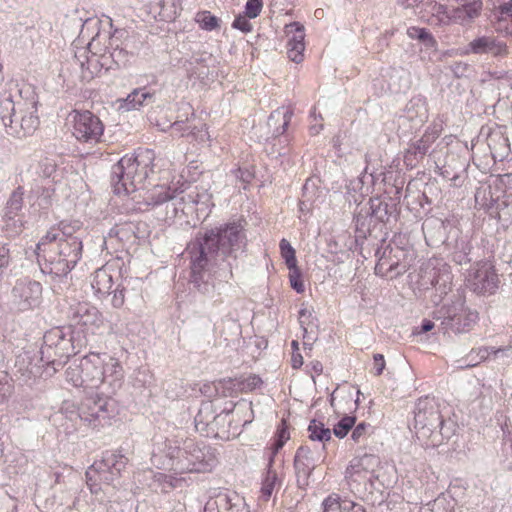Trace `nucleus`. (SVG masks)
<instances>
[{"label": "nucleus", "instance_id": "nucleus-58", "mask_svg": "<svg viewBox=\"0 0 512 512\" xmlns=\"http://www.w3.org/2000/svg\"><path fill=\"white\" fill-rule=\"evenodd\" d=\"M11 394V386L7 382L0 381V405L4 404Z\"/></svg>", "mask_w": 512, "mask_h": 512}, {"label": "nucleus", "instance_id": "nucleus-56", "mask_svg": "<svg viewBox=\"0 0 512 512\" xmlns=\"http://www.w3.org/2000/svg\"><path fill=\"white\" fill-rule=\"evenodd\" d=\"M234 174L235 177L241 180L243 183H250L254 177L253 173L248 169L238 168L234 171Z\"/></svg>", "mask_w": 512, "mask_h": 512}, {"label": "nucleus", "instance_id": "nucleus-10", "mask_svg": "<svg viewBox=\"0 0 512 512\" xmlns=\"http://www.w3.org/2000/svg\"><path fill=\"white\" fill-rule=\"evenodd\" d=\"M194 422L197 431L206 436L225 440L237 434L238 424L233 426V419L225 413L217 412L214 403L211 401L202 402Z\"/></svg>", "mask_w": 512, "mask_h": 512}, {"label": "nucleus", "instance_id": "nucleus-27", "mask_svg": "<svg viewBox=\"0 0 512 512\" xmlns=\"http://www.w3.org/2000/svg\"><path fill=\"white\" fill-rule=\"evenodd\" d=\"M18 114V106L10 93H5L0 99V121L7 130L14 123Z\"/></svg>", "mask_w": 512, "mask_h": 512}, {"label": "nucleus", "instance_id": "nucleus-28", "mask_svg": "<svg viewBox=\"0 0 512 512\" xmlns=\"http://www.w3.org/2000/svg\"><path fill=\"white\" fill-rule=\"evenodd\" d=\"M292 112L289 110L277 109L273 111L267 121L270 128H273V135L278 137L285 133L291 121Z\"/></svg>", "mask_w": 512, "mask_h": 512}, {"label": "nucleus", "instance_id": "nucleus-64", "mask_svg": "<svg viewBox=\"0 0 512 512\" xmlns=\"http://www.w3.org/2000/svg\"><path fill=\"white\" fill-rule=\"evenodd\" d=\"M292 367L294 369H298L303 365V357L300 353H293L292 358Z\"/></svg>", "mask_w": 512, "mask_h": 512}, {"label": "nucleus", "instance_id": "nucleus-4", "mask_svg": "<svg viewBox=\"0 0 512 512\" xmlns=\"http://www.w3.org/2000/svg\"><path fill=\"white\" fill-rule=\"evenodd\" d=\"M414 432L417 441L424 448H435L454 436L457 424L445 419L441 403L434 397L419 398L414 407Z\"/></svg>", "mask_w": 512, "mask_h": 512}, {"label": "nucleus", "instance_id": "nucleus-33", "mask_svg": "<svg viewBox=\"0 0 512 512\" xmlns=\"http://www.w3.org/2000/svg\"><path fill=\"white\" fill-rule=\"evenodd\" d=\"M229 505H231L230 493L219 492L207 500L203 512H227Z\"/></svg>", "mask_w": 512, "mask_h": 512}, {"label": "nucleus", "instance_id": "nucleus-38", "mask_svg": "<svg viewBox=\"0 0 512 512\" xmlns=\"http://www.w3.org/2000/svg\"><path fill=\"white\" fill-rule=\"evenodd\" d=\"M427 7L436 25H446L449 23L450 16L448 15L447 7L445 5L431 1L427 4Z\"/></svg>", "mask_w": 512, "mask_h": 512}, {"label": "nucleus", "instance_id": "nucleus-51", "mask_svg": "<svg viewBox=\"0 0 512 512\" xmlns=\"http://www.w3.org/2000/svg\"><path fill=\"white\" fill-rule=\"evenodd\" d=\"M11 262L10 249L7 245L0 244V276L3 275Z\"/></svg>", "mask_w": 512, "mask_h": 512}, {"label": "nucleus", "instance_id": "nucleus-39", "mask_svg": "<svg viewBox=\"0 0 512 512\" xmlns=\"http://www.w3.org/2000/svg\"><path fill=\"white\" fill-rule=\"evenodd\" d=\"M262 384V380L257 375H250L247 378L243 379L242 381L239 380H231L225 382V387L228 389H232L234 387H238V389L241 390H249L252 391L259 387Z\"/></svg>", "mask_w": 512, "mask_h": 512}, {"label": "nucleus", "instance_id": "nucleus-30", "mask_svg": "<svg viewBox=\"0 0 512 512\" xmlns=\"http://www.w3.org/2000/svg\"><path fill=\"white\" fill-rule=\"evenodd\" d=\"M154 93L147 91L145 88L134 89L121 104L120 108L125 110H135L146 104L148 101L153 102Z\"/></svg>", "mask_w": 512, "mask_h": 512}, {"label": "nucleus", "instance_id": "nucleus-8", "mask_svg": "<svg viewBox=\"0 0 512 512\" xmlns=\"http://www.w3.org/2000/svg\"><path fill=\"white\" fill-rule=\"evenodd\" d=\"M111 394H101V391L86 392L75 412L76 416L93 429L110 425V420L116 415V402Z\"/></svg>", "mask_w": 512, "mask_h": 512}, {"label": "nucleus", "instance_id": "nucleus-46", "mask_svg": "<svg viewBox=\"0 0 512 512\" xmlns=\"http://www.w3.org/2000/svg\"><path fill=\"white\" fill-rule=\"evenodd\" d=\"M56 163L53 159L45 158L38 164V174L43 178H51L56 172Z\"/></svg>", "mask_w": 512, "mask_h": 512}, {"label": "nucleus", "instance_id": "nucleus-23", "mask_svg": "<svg viewBox=\"0 0 512 512\" xmlns=\"http://www.w3.org/2000/svg\"><path fill=\"white\" fill-rule=\"evenodd\" d=\"M287 34L294 33L287 44V54L291 61L300 63L303 60L304 44V27L299 22H293L286 25Z\"/></svg>", "mask_w": 512, "mask_h": 512}, {"label": "nucleus", "instance_id": "nucleus-22", "mask_svg": "<svg viewBox=\"0 0 512 512\" xmlns=\"http://www.w3.org/2000/svg\"><path fill=\"white\" fill-rule=\"evenodd\" d=\"M130 41H120L118 37L113 35L110 38L109 46L103 48L106 52L108 51L110 58L117 67H125L131 60L134 59L135 53L132 50H129Z\"/></svg>", "mask_w": 512, "mask_h": 512}, {"label": "nucleus", "instance_id": "nucleus-55", "mask_svg": "<svg viewBox=\"0 0 512 512\" xmlns=\"http://www.w3.org/2000/svg\"><path fill=\"white\" fill-rule=\"evenodd\" d=\"M371 428V425L370 424H367L365 422H361L359 423L355 428L354 430L352 431V434H351V438L355 441V442H359L361 438H363L368 430Z\"/></svg>", "mask_w": 512, "mask_h": 512}, {"label": "nucleus", "instance_id": "nucleus-14", "mask_svg": "<svg viewBox=\"0 0 512 512\" xmlns=\"http://www.w3.org/2000/svg\"><path fill=\"white\" fill-rule=\"evenodd\" d=\"M104 132V125L100 118L92 112L85 110L75 111L72 115V135L79 141L96 144Z\"/></svg>", "mask_w": 512, "mask_h": 512}, {"label": "nucleus", "instance_id": "nucleus-26", "mask_svg": "<svg viewBox=\"0 0 512 512\" xmlns=\"http://www.w3.org/2000/svg\"><path fill=\"white\" fill-rule=\"evenodd\" d=\"M450 249L452 261L458 265L469 263L472 259V244L467 236H461L455 239L453 243H447Z\"/></svg>", "mask_w": 512, "mask_h": 512}, {"label": "nucleus", "instance_id": "nucleus-54", "mask_svg": "<svg viewBox=\"0 0 512 512\" xmlns=\"http://www.w3.org/2000/svg\"><path fill=\"white\" fill-rule=\"evenodd\" d=\"M430 31L426 28H420L416 26L409 27L407 29V35L410 39H417L420 42L425 40V37Z\"/></svg>", "mask_w": 512, "mask_h": 512}, {"label": "nucleus", "instance_id": "nucleus-53", "mask_svg": "<svg viewBox=\"0 0 512 512\" xmlns=\"http://www.w3.org/2000/svg\"><path fill=\"white\" fill-rule=\"evenodd\" d=\"M247 18L248 17L246 15L237 16L232 23V27L244 33L250 32L252 30V24L249 22Z\"/></svg>", "mask_w": 512, "mask_h": 512}, {"label": "nucleus", "instance_id": "nucleus-35", "mask_svg": "<svg viewBox=\"0 0 512 512\" xmlns=\"http://www.w3.org/2000/svg\"><path fill=\"white\" fill-rule=\"evenodd\" d=\"M431 284L434 286L436 291L440 294L437 300H434L435 303L441 301L442 296L446 295L448 291L451 289L452 284V275L446 269L443 272H439L438 274H434L433 279L431 280Z\"/></svg>", "mask_w": 512, "mask_h": 512}, {"label": "nucleus", "instance_id": "nucleus-37", "mask_svg": "<svg viewBox=\"0 0 512 512\" xmlns=\"http://www.w3.org/2000/svg\"><path fill=\"white\" fill-rule=\"evenodd\" d=\"M272 465L273 464H270L269 461L266 475L262 481L261 492L265 500H268L271 497L276 484L279 482L277 473L272 469Z\"/></svg>", "mask_w": 512, "mask_h": 512}, {"label": "nucleus", "instance_id": "nucleus-9", "mask_svg": "<svg viewBox=\"0 0 512 512\" xmlns=\"http://www.w3.org/2000/svg\"><path fill=\"white\" fill-rule=\"evenodd\" d=\"M217 463L215 449L204 444L188 440L178 449L173 460V469L178 473H203L210 471Z\"/></svg>", "mask_w": 512, "mask_h": 512}, {"label": "nucleus", "instance_id": "nucleus-16", "mask_svg": "<svg viewBox=\"0 0 512 512\" xmlns=\"http://www.w3.org/2000/svg\"><path fill=\"white\" fill-rule=\"evenodd\" d=\"M468 281L471 289L481 295L493 294L498 287V276L486 261L477 262L476 268L469 272Z\"/></svg>", "mask_w": 512, "mask_h": 512}, {"label": "nucleus", "instance_id": "nucleus-48", "mask_svg": "<svg viewBox=\"0 0 512 512\" xmlns=\"http://www.w3.org/2000/svg\"><path fill=\"white\" fill-rule=\"evenodd\" d=\"M398 266H399L398 262L389 263L386 260V258L381 257L376 264L375 272H376V274H382V275H384L387 272H393V271H395L396 274L403 273L404 270H402V271L397 270Z\"/></svg>", "mask_w": 512, "mask_h": 512}, {"label": "nucleus", "instance_id": "nucleus-34", "mask_svg": "<svg viewBox=\"0 0 512 512\" xmlns=\"http://www.w3.org/2000/svg\"><path fill=\"white\" fill-rule=\"evenodd\" d=\"M309 438L312 441L323 443L322 450H325V443L331 439V430L326 428L321 421L311 420L308 426Z\"/></svg>", "mask_w": 512, "mask_h": 512}, {"label": "nucleus", "instance_id": "nucleus-3", "mask_svg": "<svg viewBox=\"0 0 512 512\" xmlns=\"http://www.w3.org/2000/svg\"><path fill=\"white\" fill-rule=\"evenodd\" d=\"M82 224L80 221H60L51 227L37 244L45 262L44 273L64 277L82 257Z\"/></svg>", "mask_w": 512, "mask_h": 512}, {"label": "nucleus", "instance_id": "nucleus-13", "mask_svg": "<svg viewBox=\"0 0 512 512\" xmlns=\"http://www.w3.org/2000/svg\"><path fill=\"white\" fill-rule=\"evenodd\" d=\"M111 185L117 195H127L142 186V183H138L137 167L133 155L122 157L112 166Z\"/></svg>", "mask_w": 512, "mask_h": 512}, {"label": "nucleus", "instance_id": "nucleus-11", "mask_svg": "<svg viewBox=\"0 0 512 512\" xmlns=\"http://www.w3.org/2000/svg\"><path fill=\"white\" fill-rule=\"evenodd\" d=\"M41 300V283L25 277L15 282L11 289L8 303L11 311L22 313L37 308Z\"/></svg>", "mask_w": 512, "mask_h": 512}, {"label": "nucleus", "instance_id": "nucleus-2", "mask_svg": "<svg viewBox=\"0 0 512 512\" xmlns=\"http://www.w3.org/2000/svg\"><path fill=\"white\" fill-rule=\"evenodd\" d=\"M69 319V326L52 328L43 336L40 360L54 372L63 367L70 356L79 353L84 344V336L76 329L98 327L102 323L98 309L88 303L71 308Z\"/></svg>", "mask_w": 512, "mask_h": 512}, {"label": "nucleus", "instance_id": "nucleus-61", "mask_svg": "<svg viewBox=\"0 0 512 512\" xmlns=\"http://www.w3.org/2000/svg\"><path fill=\"white\" fill-rule=\"evenodd\" d=\"M421 43L425 46L426 49H431L434 51L437 50L438 43L431 32L428 33V35L425 37V40L421 41Z\"/></svg>", "mask_w": 512, "mask_h": 512}, {"label": "nucleus", "instance_id": "nucleus-62", "mask_svg": "<svg viewBox=\"0 0 512 512\" xmlns=\"http://www.w3.org/2000/svg\"><path fill=\"white\" fill-rule=\"evenodd\" d=\"M434 328V322L429 319H424L419 327L415 329L414 334H421L431 331Z\"/></svg>", "mask_w": 512, "mask_h": 512}, {"label": "nucleus", "instance_id": "nucleus-21", "mask_svg": "<svg viewBox=\"0 0 512 512\" xmlns=\"http://www.w3.org/2000/svg\"><path fill=\"white\" fill-rule=\"evenodd\" d=\"M379 465L380 459L376 455L364 454L360 457H355L350 461L349 466L346 468L345 477L350 479L356 474L366 472L371 474L370 479L374 478L381 481L380 474L376 471V467Z\"/></svg>", "mask_w": 512, "mask_h": 512}, {"label": "nucleus", "instance_id": "nucleus-63", "mask_svg": "<svg viewBox=\"0 0 512 512\" xmlns=\"http://www.w3.org/2000/svg\"><path fill=\"white\" fill-rule=\"evenodd\" d=\"M171 128L173 131L179 132L181 135H184V133L188 130V127L185 126V122L183 120H176L172 125Z\"/></svg>", "mask_w": 512, "mask_h": 512}, {"label": "nucleus", "instance_id": "nucleus-18", "mask_svg": "<svg viewBox=\"0 0 512 512\" xmlns=\"http://www.w3.org/2000/svg\"><path fill=\"white\" fill-rule=\"evenodd\" d=\"M509 50L505 42L498 40L494 36L482 35L476 37L468 43L465 49L461 51L462 55L469 54H491L495 57L508 55Z\"/></svg>", "mask_w": 512, "mask_h": 512}, {"label": "nucleus", "instance_id": "nucleus-17", "mask_svg": "<svg viewBox=\"0 0 512 512\" xmlns=\"http://www.w3.org/2000/svg\"><path fill=\"white\" fill-rule=\"evenodd\" d=\"M18 114L14 123L7 129V134L21 138L31 135L39 125L35 103H17Z\"/></svg>", "mask_w": 512, "mask_h": 512}, {"label": "nucleus", "instance_id": "nucleus-40", "mask_svg": "<svg viewBox=\"0 0 512 512\" xmlns=\"http://www.w3.org/2000/svg\"><path fill=\"white\" fill-rule=\"evenodd\" d=\"M315 188L314 183H311L310 180H307L302 188V197L299 201L298 208L301 215H307L310 213L312 209V197L310 196V193L313 192Z\"/></svg>", "mask_w": 512, "mask_h": 512}, {"label": "nucleus", "instance_id": "nucleus-44", "mask_svg": "<svg viewBox=\"0 0 512 512\" xmlns=\"http://www.w3.org/2000/svg\"><path fill=\"white\" fill-rule=\"evenodd\" d=\"M356 421L355 416H344L333 429L334 435L340 439L344 438L351 428L354 426Z\"/></svg>", "mask_w": 512, "mask_h": 512}, {"label": "nucleus", "instance_id": "nucleus-41", "mask_svg": "<svg viewBox=\"0 0 512 512\" xmlns=\"http://www.w3.org/2000/svg\"><path fill=\"white\" fill-rule=\"evenodd\" d=\"M195 21L200 28L206 31H212L219 27V19L209 11H201L196 14Z\"/></svg>", "mask_w": 512, "mask_h": 512}, {"label": "nucleus", "instance_id": "nucleus-31", "mask_svg": "<svg viewBox=\"0 0 512 512\" xmlns=\"http://www.w3.org/2000/svg\"><path fill=\"white\" fill-rule=\"evenodd\" d=\"M91 286L97 294H109L113 286L112 276L104 268L97 269L93 275Z\"/></svg>", "mask_w": 512, "mask_h": 512}, {"label": "nucleus", "instance_id": "nucleus-24", "mask_svg": "<svg viewBox=\"0 0 512 512\" xmlns=\"http://www.w3.org/2000/svg\"><path fill=\"white\" fill-rule=\"evenodd\" d=\"M213 60L212 54L208 52H196L185 61L184 67L190 78L204 80L209 75V65Z\"/></svg>", "mask_w": 512, "mask_h": 512}, {"label": "nucleus", "instance_id": "nucleus-59", "mask_svg": "<svg viewBox=\"0 0 512 512\" xmlns=\"http://www.w3.org/2000/svg\"><path fill=\"white\" fill-rule=\"evenodd\" d=\"M124 304V289L117 288L114 291L113 297H112V305L115 308H120Z\"/></svg>", "mask_w": 512, "mask_h": 512}, {"label": "nucleus", "instance_id": "nucleus-43", "mask_svg": "<svg viewBox=\"0 0 512 512\" xmlns=\"http://www.w3.org/2000/svg\"><path fill=\"white\" fill-rule=\"evenodd\" d=\"M65 374L68 382H71L75 387L84 388L82 359L80 360V363L78 365L69 366Z\"/></svg>", "mask_w": 512, "mask_h": 512}, {"label": "nucleus", "instance_id": "nucleus-52", "mask_svg": "<svg viewBox=\"0 0 512 512\" xmlns=\"http://www.w3.org/2000/svg\"><path fill=\"white\" fill-rule=\"evenodd\" d=\"M368 214L362 215L359 213L355 217V227L356 231L359 233L360 236L366 237L367 233H370V226L366 224L367 222Z\"/></svg>", "mask_w": 512, "mask_h": 512}, {"label": "nucleus", "instance_id": "nucleus-19", "mask_svg": "<svg viewBox=\"0 0 512 512\" xmlns=\"http://www.w3.org/2000/svg\"><path fill=\"white\" fill-rule=\"evenodd\" d=\"M320 461V454L312 451L306 445L300 446L294 457V468L297 476V483L300 487L308 485V478Z\"/></svg>", "mask_w": 512, "mask_h": 512}, {"label": "nucleus", "instance_id": "nucleus-47", "mask_svg": "<svg viewBox=\"0 0 512 512\" xmlns=\"http://www.w3.org/2000/svg\"><path fill=\"white\" fill-rule=\"evenodd\" d=\"M449 69L456 78L468 77L473 70L470 64L463 61L452 63Z\"/></svg>", "mask_w": 512, "mask_h": 512}, {"label": "nucleus", "instance_id": "nucleus-5", "mask_svg": "<svg viewBox=\"0 0 512 512\" xmlns=\"http://www.w3.org/2000/svg\"><path fill=\"white\" fill-rule=\"evenodd\" d=\"M84 389L101 394H114L124 382V372L120 363L113 357L91 353L82 358Z\"/></svg>", "mask_w": 512, "mask_h": 512}, {"label": "nucleus", "instance_id": "nucleus-29", "mask_svg": "<svg viewBox=\"0 0 512 512\" xmlns=\"http://www.w3.org/2000/svg\"><path fill=\"white\" fill-rule=\"evenodd\" d=\"M322 505L323 512H366L361 504L347 500L339 502L332 496L327 497Z\"/></svg>", "mask_w": 512, "mask_h": 512}, {"label": "nucleus", "instance_id": "nucleus-49", "mask_svg": "<svg viewBox=\"0 0 512 512\" xmlns=\"http://www.w3.org/2000/svg\"><path fill=\"white\" fill-rule=\"evenodd\" d=\"M289 280L291 287L297 292V293H303L305 290L304 283L301 278V272L295 266L292 270H290L289 273Z\"/></svg>", "mask_w": 512, "mask_h": 512}, {"label": "nucleus", "instance_id": "nucleus-20", "mask_svg": "<svg viewBox=\"0 0 512 512\" xmlns=\"http://www.w3.org/2000/svg\"><path fill=\"white\" fill-rule=\"evenodd\" d=\"M369 212L367 214L371 219L377 222L386 223L390 217H397L399 214L398 204L392 198L373 197L369 200Z\"/></svg>", "mask_w": 512, "mask_h": 512}, {"label": "nucleus", "instance_id": "nucleus-57", "mask_svg": "<svg viewBox=\"0 0 512 512\" xmlns=\"http://www.w3.org/2000/svg\"><path fill=\"white\" fill-rule=\"evenodd\" d=\"M374 369H375V375L379 376L382 374L384 368H385V359L382 354H375L374 357Z\"/></svg>", "mask_w": 512, "mask_h": 512}, {"label": "nucleus", "instance_id": "nucleus-7", "mask_svg": "<svg viewBox=\"0 0 512 512\" xmlns=\"http://www.w3.org/2000/svg\"><path fill=\"white\" fill-rule=\"evenodd\" d=\"M148 206L156 207L166 204V215L170 218L176 217L179 212L186 213L195 205H207L210 195L205 189L198 191V188L189 190H172L170 187L158 186L149 191L144 198Z\"/></svg>", "mask_w": 512, "mask_h": 512}, {"label": "nucleus", "instance_id": "nucleus-15", "mask_svg": "<svg viewBox=\"0 0 512 512\" xmlns=\"http://www.w3.org/2000/svg\"><path fill=\"white\" fill-rule=\"evenodd\" d=\"M442 312L441 325L446 333H467L473 328L478 319V313L465 308L462 303L443 307Z\"/></svg>", "mask_w": 512, "mask_h": 512}, {"label": "nucleus", "instance_id": "nucleus-1", "mask_svg": "<svg viewBox=\"0 0 512 512\" xmlns=\"http://www.w3.org/2000/svg\"><path fill=\"white\" fill-rule=\"evenodd\" d=\"M247 236L241 222H230L198 232L186 246L190 283L201 294L213 296L227 287L245 252Z\"/></svg>", "mask_w": 512, "mask_h": 512}, {"label": "nucleus", "instance_id": "nucleus-6", "mask_svg": "<svg viewBox=\"0 0 512 512\" xmlns=\"http://www.w3.org/2000/svg\"><path fill=\"white\" fill-rule=\"evenodd\" d=\"M100 26L99 19L89 18L83 23L80 31L81 39L90 37L87 48L75 53V58L81 67V77L85 81L92 80L107 65L108 57L101 47Z\"/></svg>", "mask_w": 512, "mask_h": 512}, {"label": "nucleus", "instance_id": "nucleus-50", "mask_svg": "<svg viewBox=\"0 0 512 512\" xmlns=\"http://www.w3.org/2000/svg\"><path fill=\"white\" fill-rule=\"evenodd\" d=\"M263 7V0H247L245 4V14L248 18H256Z\"/></svg>", "mask_w": 512, "mask_h": 512}, {"label": "nucleus", "instance_id": "nucleus-42", "mask_svg": "<svg viewBox=\"0 0 512 512\" xmlns=\"http://www.w3.org/2000/svg\"><path fill=\"white\" fill-rule=\"evenodd\" d=\"M281 256L285 260V263L289 270H292L297 266V259L295 256V250L291 246L290 242L286 239H282L279 244Z\"/></svg>", "mask_w": 512, "mask_h": 512}, {"label": "nucleus", "instance_id": "nucleus-12", "mask_svg": "<svg viewBox=\"0 0 512 512\" xmlns=\"http://www.w3.org/2000/svg\"><path fill=\"white\" fill-rule=\"evenodd\" d=\"M128 463L127 457L119 451H105L102 458L95 461L86 471L87 482L99 480L110 484L118 477Z\"/></svg>", "mask_w": 512, "mask_h": 512}, {"label": "nucleus", "instance_id": "nucleus-60", "mask_svg": "<svg viewBox=\"0 0 512 512\" xmlns=\"http://www.w3.org/2000/svg\"><path fill=\"white\" fill-rule=\"evenodd\" d=\"M419 160L420 158L414 155L413 150L409 147L404 154V163L407 166L413 167Z\"/></svg>", "mask_w": 512, "mask_h": 512}, {"label": "nucleus", "instance_id": "nucleus-45", "mask_svg": "<svg viewBox=\"0 0 512 512\" xmlns=\"http://www.w3.org/2000/svg\"><path fill=\"white\" fill-rule=\"evenodd\" d=\"M431 143L429 135H424L422 138L411 144L410 148L413 150L414 155L422 159L428 152Z\"/></svg>", "mask_w": 512, "mask_h": 512}, {"label": "nucleus", "instance_id": "nucleus-25", "mask_svg": "<svg viewBox=\"0 0 512 512\" xmlns=\"http://www.w3.org/2000/svg\"><path fill=\"white\" fill-rule=\"evenodd\" d=\"M133 158L137 167L138 183L143 184L154 170L155 153L151 149H139Z\"/></svg>", "mask_w": 512, "mask_h": 512}, {"label": "nucleus", "instance_id": "nucleus-36", "mask_svg": "<svg viewBox=\"0 0 512 512\" xmlns=\"http://www.w3.org/2000/svg\"><path fill=\"white\" fill-rule=\"evenodd\" d=\"M289 438H290V434H289V431H288V428L286 425V421L282 420L281 425L278 426V428H277L275 439H274V442L271 447V451H270V455H269L270 464H273L276 454L284 446V444L286 443V441Z\"/></svg>", "mask_w": 512, "mask_h": 512}, {"label": "nucleus", "instance_id": "nucleus-32", "mask_svg": "<svg viewBox=\"0 0 512 512\" xmlns=\"http://www.w3.org/2000/svg\"><path fill=\"white\" fill-rule=\"evenodd\" d=\"M23 195H24V192H23L22 187H18L11 193V195L7 201V204L5 207V213H4V218L7 221H14L15 217L22 210Z\"/></svg>", "mask_w": 512, "mask_h": 512}]
</instances>
